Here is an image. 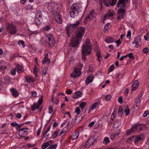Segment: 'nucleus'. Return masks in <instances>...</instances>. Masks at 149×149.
<instances>
[{
  "mask_svg": "<svg viewBox=\"0 0 149 149\" xmlns=\"http://www.w3.org/2000/svg\"><path fill=\"white\" fill-rule=\"evenodd\" d=\"M82 53V60L83 61H84V62H85V61L86 58L85 56L86 55H88L89 54H84L83 53Z\"/></svg>",
  "mask_w": 149,
  "mask_h": 149,
  "instance_id": "nucleus-45",
  "label": "nucleus"
},
{
  "mask_svg": "<svg viewBox=\"0 0 149 149\" xmlns=\"http://www.w3.org/2000/svg\"><path fill=\"white\" fill-rule=\"evenodd\" d=\"M16 117L18 118H20L22 117V116L20 113H17L15 114Z\"/></svg>",
  "mask_w": 149,
  "mask_h": 149,
  "instance_id": "nucleus-60",
  "label": "nucleus"
},
{
  "mask_svg": "<svg viewBox=\"0 0 149 149\" xmlns=\"http://www.w3.org/2000/svg\"><path fill=\"white\" fill-rule=\"evenodd\" d=\"M95 122L93 121L91 123L88 125V126L90 127H91L94 125Z\"/></svg>",
  "mask_w": 149,
  "mask_h": 149,
  "instance_id": "nucleus-64",
  "label": "nucleus"
},
{
  "mask_svg": "<svg viewBox=\"0 0 149 149\" xmlns=\"http://www.w3.org/2000/svg\"><path fill=\"white\" fill-rule=\"evenodd\" d=\"M66 29L68 32L71 30L72 31L74 29L73 26L72 24H68L66 26Z\"/></svg>",
  "mask_w": 149,
  "mask_h": 149,
  "instance_id": "nucleus-30",
  "label": "nucleus"
},
{
  "mask_svg": "<svg viewBox=\"0 0 149 149\" xmlns=\"http://www.w3.org/2000/svg\"><path fill=\"white\" fill-rule=\"evenodd\" d=\"M48 54L47 53L45 56V58L43 60L42 63L43 64H45V63H49L50 62V59L48 58Z\"/></svg>",
  "mask_w": 149,
  "mask_h": 149,
  "instance_id": "nucleus-19",
  "label": "nucleus"
},
{
  "mask_svg": "<svg viewBox=\"0 0 149 149\" xmlns=\"http://www.w3.org/2000/svg\"><path fill=\"white\" fill-rule=\"evenodd\" d=\"M96 141L94 137H91L87 141L85 144V146L87 148H89L92 146Z\"/></svg>",
  "mask_w": 149,
  "mask_h": 149,
  "instance_id": "nucleus-10",
  "label": "nucleus"
},
{
  "mask_svg": "<svg viewBox=\"0 0 149 149\" xmlns=\"http://www.w3.org/2000/svg\"><path fill=\"white\" fill-rule=\"evenodd\" d=\"M41 20V18H36L35 17V21L37 25L40 24Z\"/></svg>",
  "mask_w": 149,
  "mask_h": 149,
  "instance_id": "nucleus-32",
  "label": "nucleus"
},
{
  "mask_svg": "<svg viewBox=\"0 0 149 149\" xmlns=\"http://www.w3.org/2000/svg\"><path fill=\"white\" fill-rule=\"evenodd\" d=\"M16 71H17L18 73H21L23 70V68L20 65H17V67L15 68Z\"/></svg>",
  "mask_w": 149,
  "mask_h": 149,
  "instance_id": "nucleus-28",
  "label": "nucleus"
},
{
  "mask_svg": "<svg viewBox=\"0 0 149 149\" xmlns=\"http://www.w3.org/2000/svg\"><path fill=\"white\" fill-rule=\"evenodd\" d=\"M42 102V98L39 99L38 102L39 103L38 104H33L31 106V110L32 111L35 110L36 109H38L39 108V106L40 105Z\"/></svg>",
  "mask_w": 149,
  "mask_h": 149,
  "instance_id": "nucleus-13",
  "label": "nucleus"
},
{
  "mask_svg": "<svg viewBox=\"0 0 149 149\" xmlns=\"http://www.w3.org/2000/svg\"><path fill=\"white\" fill-rule=\"evenodd\" d=\"M92 15V14L91 13H90L86 17V19L85 20V22H87V21L88 20V19L90 20V19H91V17H92L91 15Z\"/></svg>",
  "mask_w": 149,
  "mask_h": 149,
  "instance_id": "nucleus-41",
  "label": "nucleus"
},
{
  "mask_svg": "<svg viewBox=\"0 0 149 149\" xmlns=\"http://www.w3.org/2000/svg\"><path fill=\"white\" fill-rule=\"evenodd\" d=\"M79 136V133L78 132H76L73 133L71 136L72 139L74 140L77 138Z\"/></svg>",
  "mask_w": 149,
  "mask_h": 149,
  "instance_id": "nucleus-24",
  "label": "nucleus"
},
{
  "mask_svg": "<svg viewBox=\"0 0 149 149\" xmlns=\"http://www.w3.org/2000/svg\"><path fill=\"white\" fill-rule=\"evenodd\" d=\"M116 0H103V3L107 7L114 6L116 4Z\"/></svg>",
  "mask_w": 149,
  "mask_h": 149,
  "instance_id": "nucleus-11",
  "label": "nucleus"
},
{
  "mask_svg": "<svg viewBox=\"0 0 149 149\" xmlns=\"http://www.w3.org/2000/svg\"><path fill=\"white\" fill-rule=\"evenodd\" d=\"M96 49V55L97 56L98 60V61L100 63V60L102 59V56L101 54L100 53L99 51H98L99 49L98 48H97Z\"/></svg>",
  "mask_w": 149,
  "mask_h": 149,
  "instance_id": "nucleus-23",
  "label": "nucleus"
},
{
  "mask_svg": "<svg viewBox=\"0 0 149 149\" xmlns=\"http://www.w3.org/2000/svg\"><path fill=\"white\" fill-rule=\"evenodd\" d=\"M149 114V111H146L143 114V116L145 117L147 115Z\"/></svg>",
  "mask_w": 149,
  "mask_h": 149,
  "instance_id": "nucleus-63",
  "label": "nucleus"
},
{
  "mask_svg": "<svg viewBox=\"0 0 149 149\" xmlns=\"http://www.w3.org/2000/svg\"><path fill=\"white\" fill-rule=\"evenodd\" d=\"M50 144L49 143H48V142H46L43 143L42 145V148L43 149H45Z\"/></svg>",
  "mask_w": 149,
  "mask_h": 149,
  "instance_id": "nucleus-35",
  "label": "nucleus"
},
{
  "mask_svg": "<svg viewBox=\"0 0 149 149\" xmlns=\"http://www.w3.org/2000/svg\"><path fill=\"white\" fill-rule=\"evenodd\" d=\"M86 105V103L85 102H82L79 105L80 108L82 109L84 108Z\"/></svg>",
  "mask_w": 149,
  "mask_h": 149,
  "instance_id": "nucleus-39",
  "label": "nucleus"
},
{
  "mask_svg": "<svg viewBox=\"0 0 149 149\" xmlns=\"http://www.w3.org/2000/svg\"><path fill=\"white\" fill-rule=\"evenodd\" d=\"M10 91L12 94L13 96L15 97H17L19 95V93L14 88H12L10 89Z\"/></svg>",
  "mask_w": 149,
  "mask_h": 149,
  "instance_id": "nucleus-16",
  "label": "nucleus"
},
{
  "mask_svg": "<svg viewBox=\"0 0 149 149\" xmlns=\"http://www.w3.org/2000/svg\"><path fill=\"white\" fill-rule=\"evenodd\" d=\"M139 82L137 81H135L133 84L132 89V91L135 90L139 86Z\"/></svg>",
  "mask_w": 149,
  "mask_h": 149,
  "instance_id": "nucleus-21",
  "label": "nucleus"
},
{
  "mask_svg": "<svg viewBox=\"0 0 149 149\" xmlns=\"http://www.w3.org/2000/svg\"><path fill=\"white\" fill-rule=\"evenodd\" d=\"M49 109V113H52L53 109L52 106H49L48 108Z\"/></svg>",
  "mask_w": 149,
  "mask_h": 149,
  "instance_id": "nucleus-54",
  "label": "nucleus"
},
{
  "mask_svg": "<svg viewBox=\"0 0 149 149\" xmlns=\"http://www.w3.org/2000/svg\"><path fill=\"white\" fill-rule=\"evenodd\" d=\"M143 51L145 54H146L148 52V49L147 47H145L143 49Z\"/></svg>",
  "mask_w": 149,
  "mask_h": 149,
  "instance_id": "nucleus-49",
  "label": "nucleus"
},
{
  "mask_svg": "<svg viewBox=\"0 0 149 149\" xmlns=\"http://www.w3.org/2000/svg\"><path fill=\"white\" fill-rule=\"evenodd\" d=\"M141 40L140 36H138L135 38L134 40L132 42V44H138L141 41Z\"/></svg>",
  "mask_w": 149,
  "mask_h": 149,
  "instance_id": "nucleus-20",
  "label": "nucleus"
},
{
  "mask_svg": "<svg viewBox=\"0 0 149 149\" xmlns=\"http://www.w3.org/2000/svg\"><path fill=\"white\" fill-rule=\"evenodd\" d=\"M141 96H138L136 98L134 104V106L138 107L140 104V102L141 101Z\"/></svg>",
  "mask_w": 149,
  "mask_h": 149,
  "instance_id": "nucleus-17",
  "label": "nucleus"
},
{
  "mask_svg": "<svg viewBox=\"0 0 149 149\" xmlns=\"http://www.w3.org/2000/svg\"><path fill=\"white\" fill-rule=\"evenodd\" d=\"M57 145L55 144L54 145H50L49 147L51 149H56V147H57Z\"/></svg>",
  "mask_w": 149,
  "mask_h": 149,
  "instance_id": "nucleus-56",
  "label": "nucleus"
},
{
  "mask_svg": "<svg viewBox=\"0 0 149 149\" xmlns=\"http://www.w3.org/2000/svg\"><path fill=\"white\" fill-rule=\"evenodd\" d=\"M7 64L4 61L0 62V70L2 71L3 73H4V71L7 69Z\"/></svg>",
  "mask_w": 149,
  "mask_h": 149,
  "instance_id": "nucleus-14",
  "label": "nucleus"
},
{
  "mask_svg": "<svg viewBox=\"0 0 149 149\" xmlns=\"http://www.w3.org/2000/svg\"><path fill=\"white\" fill-rule=\"evenodd\" d=\"M56 21L58 23L61 24L62 22V19L58 13L54 15Z\"/></svg>",
  "mask_w": 149,
  "mask_h": 149,
  "instance_id": "nucleus-18",
  "label": "nucleus"
},
{
  "mask_svg": "<svg viewBox=\"0 0 149 149\" xmlns=\"http://www.w3.org/2000/svg\"><path fill=\"white\" fill-rule=\"evenodd\" d=\"M128 0H119L117 4L118 7H121L118 10V21L120 20L121 18L124 19V16L125 15V9L123 8L125 6V4L127 2Z\"/></svg>",
  "mask_w": 149,
  "mask_h": 149,
  "instance_id": "nucleus-2",
  "label": "nucleus"
},
{
  "mask_svg": "<svg viewBox=\"0 0 149 149\" xmlns=\"http://www.w3.org/2000/svg\"><path fill=\"white\" fill-rule=\"evenodd\" d=\"M91 49L90 40L88 39H87L82 46V53H83L84 54H90L91 53Z\"/></svg>",
  "mask_w": 149,
  "mask_h": 149,
  "instance_id": "nucleus-4",
  "label": "nucleus"
},
{
  "mask_svg": "<svg viewBox=\"0 0 149 149\" xmlns=\"http://www.w3.org/2000/svg\"><path fill=\"white\" fill-rule=\"evenodd\" d=\"M18 124L16 122H12L10 123V125L12 127H16L17 126Z\"/></svg>",
  "mask_w": 149,
  "mask_h": 149,
  "instance_id": "nucleus-58",
  "label": "nucleus"
},
{
  "mask_svg": "<svg viewBox=\"0 0 149 149\" xmlns=\"http://www.w3.org/2000/svg\"><path fill=\"white\" fill-rule=\"evenodd\" d=\"M114 66L113 65H111L109 67L108 71L109 72H112L114 69Z\"/></svg>",
  "mask_w": 149,
  "mask_h": 149,
  "instance_id": "nucleus-44",
  "label": "nucleus"
},
{
  "mask_svg": "<svg viewBox=\"0 0 149 149\" xmlns=\"http://www.w3.org/2000/svg\"><path fill=\"white\" fill-rule=\"evenodd\" d=\"M118 115L119 116L121 117L123 113V110L122 108H119L118 110Z\"/></svg>",
  "mask_w": 149,
  "mask_h": 149,
  "instance_id": "nucleus-40",
  "label": "nucleus"
},
{
  "mask_svg": "<svg viewBox=\"0 0 149 149\" xmlns=\"http://www.w3.org/2000/svg\"><path fill=\"white\" fill-rule=\"evenodd\" d=\"M46 40L47 44L52 47L55 43L54 38L51 35H48L46 37Z\"/></svg>",
  "mask_w": 149,
  "mask_h": 149,
  "instance_id": "nucleus-9",
  "label": "nucleus"
},
{
  "mask_svg": "<svg viewBox=\"0 0 149 149\" xmlns=\"http://www.w3.org/2000/svg\"><path fill=\"white\" fill-rule=\"evenodd\" d=\"M105 41L107 43H110L113 42L114 41L113 38L110 37H107L105 40Z\"/></svg>",
  "mask_w": 149,
  "mask_h": 149,
  "instance_id": "nucleus-25",
  "label": "nucleus"
},
{
  "mask_svg": "<svg viewBox=\"0 0 149 149\" xmlns=\"http://www.w3.org/2000/svg\"><path fill=\"white\" fill-rule=\"evenodd\" d=\"M128 56L131 59H133L134 57L133 56V54L132 53H130L128 54Z\"/></svg>",
  "mask_w": 149,
  "mask_h": 149,
  "instance_id": "nucleus-59",
  "label": "nucleus"
},
{
  "mask_svg": "<svg viewBox=\"0 0 149 149\" xmlns=\"http://www.w3.org/2000/svg\"><path fill=\"white\" fill-rule=\"evenodd\" d=\"M124 108H125L124 112L125 113V115L126 116L128 115L130 113V110L128 108V106L127 105L125 106L124 107Z\"/></svg>",
  "mask_w": 149,
  "mask_h": 149,
  "instance_id": "nucleus-26",
  "label": "nucleus"
},
{
  "mask_svg": "<svg viewBox=\"0 0 149 149\" xmlns=\"http://www.w3.org/2000/svg\"><path fill=\"white\" fill-rule=\"evenodd\" d=\"M50 129V127H48V128L47 129V130L45 132V133H44L43 134V136H42L43 137H45V135L47 133V132L49 131Z\"/></svg>",
  "mask_w": 149,
  "mask_h": 149,
  "instance_id": "nucleus-55",
  "label": "nucleus"
},
{
  "mask_svg": "<svg viewBox=\"0 0 149 149\" xmlns=\"http://www.w3.org/2000/svg\"><path fill=\"white\" fill-rule=\"evenodd\" d=\"M94 78V74H91L86 79V84L88 85L89 83L92 82Z\"/></svg>",
  "mask_w": 149,
  "mask_h": 149,
  "instance_id": "nucleus-15",
  "label": "nucleus"
},
{
  "mask_svg": "<svg viewBox=\"0 0 149 149\" xmlns=\"http://www.w3.org/2000/svg\"><path fill=\"white\" fill-rule=\"evenodd\" d=\"M118 101L119 103H120V104H122L123 102L122 97H120L118 98Z\"/></svg>",
  "mask_w": 149,
  "mask_h": 149,
  "instance_id": "nucleus-53",
  "label": "nucleus"
},
{
  "mask_svg": "<svg viewBox=\"0 0 149 149\" xmlns=\"http://www.w3.org/2000/svg\"><path fill=\"white\" fill-rule=\"evenodd\" d=\"M144 138L143 134H140L138 135H134L128 138V141L130 143L134 141V143L136 144L140 141H142Z\"/></svg>",
  "mask_w": 149,
  "mask_h": 149,
  "instance_id": "nucleus-6",
  "label": "nucleus"
},
{
  "mask_svg": "<svg viewBox=\"0 0 149 149\" xmlns=\"http://www.w3.org/2000/svg\"><path fill=\"white\" fill-rule=\"evenodd\" d=\"M45 30L47 31H48L49 30L51 29V26H47L45 27L44 28Z\"/></svg>",
  "mask_w": 149,
  "mask_h": 149,
  "instance_id": "nucleus-61",
  "label": "nucleus"
},
{
  "mask_svg": "<svg viewBox=\"0 0 149 149\" xmlns=\"http://www.w3.org/2000/svg\"><path fill=\"white\" fill-rule=\"evenodd\" d=\"M24 124H18L16 126V130H17L19 131V134H21V136L20 135V136H24L25 135H27L28 134L27 131H26V130H28V128L27 127L21 128L22 126Z\"/></svg>",
  "mask_w": 149,
  "mask_h": 149,
  "instance_id": "nucleus-7",
  "label": "nucleus"
},
{
  "mask_svg": "<svg viewBox=\"0 0 149 149\" xmlns=\"http://www.w3.org/2000/svg\"><path fill=\"white\" fill-rule=\"evenodd\" d=\"M6 26L7 31L11 35L15 34L17 31L16 26L12 23H6Z\"/></svg>",
  "mask_w": 149,
  "mask_h": 149,
  "instance_id": "nucleus-5",
  "label": "nucleus"
},
{
  "mask_svg": "<svg viewBox=\"0 0 149 149\" xmlns=\"http://www.w3.org/2000/svg\"><path fill=\"white\" fill-rule=\"evenodd\" d=\"M109 142L110 140L108 137H106L104 138L103 141V143L104 144L106 145Z\"/></svg>",
  "mask_w": 149,
  "mask_h": 149,
  "instance_id": "nucleus-33",
  "label": "nucleus"
},
{
  "mask_svg": "<svg viewBox=\"0 0 149 149\" xmlns=\"http://www.w3.org/2000/svg\"><path fill=\"white\" fill-rule=\"evenodd\" d=\"M111 96L110 95H107L105 96V99L107 101H108L111 99Z\"/></svg>",
  "mask_w": 149,
  "mask_h": 149,
  "instance_id": "nucleus-52",
  "label": "nucleus"
},
{
  "mask_svg": "<svg viewBox=\"0 0 149 149\" xmlns=\"http://www.w3.org/2000/svg\"><path fill=\"white\" fill-rule=\"evenodd\" d=\"M80 24V23L79 21H77V22L74 24H72V26H73V28H74L78 26Z\"/></svg>",
  "mask_w": 149,
  "mask_h": 149,
  "instance_id": "nucleus-47",
  "label": "nucleus"
},
{
  "mask_svg": "<svg viewBox=\"0 0 149 149\" xmlns=\"http://www.w3.org/2000/svg\"><path fill=\"white\" fill-rule=\"evenodd\" d=\"M16 69H12L11 70V74L12 75H14L16 74Z\"/></svg>",
  "mask_w": 149,
  "mask_h": 149,
  "instance_id": "nucleus-42",
  "label": "nucleus"
},
{
  "mask_svg": "<svg viewBox=\"0 0 149 149\" xmlns=\"http://www.w3.org/2000/svg\"><path fill=\"white\" fill-rule=\"evenodd\" d=\"M42 15V13L40 11L38 10L36 11L35 17L36 18H41Z\"/></svg>",
  "mask_w": 149,
  "mask_h": 149,
  "instance_id": "nucleus-29",
  "label": "nucleus"
},
{
  "mask_svg": "<svg viewBox=\"0 0 149 149\" xmlns=\"http://www.w3.org/2000/svg\"><path fill=\"white\" fill-rule=\"evenodd\" d=\"M75 111L77 114H79L80 113V110L78 107L76 108Z\"/></svg>",
  "mask_w": 149,
  "mask_h": 149,
  "instance_id": "nucleus-62",
  "label": "nucleus"
},
{
  "mask_svg": "<svg viewBox=\"0 0 149 149\" xmlns=\"http://www.w3.org/2000/svg\"><path fill=\"white\" fill-rule=\"evenodd\" d=\"M18 44L20 47L22 48L24 47V42L22 40H19L18 42Z\"/></svg>",
  "mask_w": 149,
  "mask_h": 149,
  "instance_id": "nucleus-31",
  "label": "nucleus"
},
{
  "mask_svg": "<svg viewBox=\"0 0 149 149\" xmlns=\"http://www.w3.org/2000/svg\"><path fill=\"white\" fill-rule=\"evenodd\" d=\"M36 80V78H33L30 76L29 77V83L34 82Z\"/></svg>",
  "mask_w": 149,
  "mask_h": 149,
  "instance_id": "nucleus-34",
  "label": "nucleus"
},
{
  "mask_svg": "<svg viewBox=\"0 0 149 149\" xmlns=\"http://www.w3.org/2000/svg\"><path fill=\"white\" fill-rule=\"evenodd\" d=\"M47 68H45L42 71V74L44 75H45L47 74Z\"/></svg>",
  "mask_w": 149,
  "mask_h": 149,
  "instance_id": "nucleus-51",
  "label": "nucleus"
},
{
  "mask_svg": "<svg viewBox=\"0 0 149 149\" xmlns=\"http://www.w3.org/2000/svg\"><path fill=\"white\" fill-rule=\"evenodd\" d=\"M146 125L144 124H138L133 127L134 131L140 132L142 130H144L147 128Z\"/></svg>",
  "mask_w": 149,
  "mask_h": 149,
  "instance_id": "nucleus-8",
  "label": "nucleus"
},
{
  "mask_svg": "<svg viewBox=\"0 0 149 149\" xmlns=\"http://www.w3.org/2000/svg\"><path fill=\"white\" fill-rule=\"evenodd\" d=\"M113 13H109L106 15L103 18V20H105L107 19H109L110 17L113 16Z\"/></svg>",
  "mask_w": 149,
  "mask_h": 149,
  "instance_id": "nucleus-27",
  "label": "nucleus"
},
{
  "mask_svg": "<svg viewBox=\"0 0 149 149\" xmlns=\"http://www.w3.org/2000/svg\"><path fill=\"white\" fill-rule=\"evenodd\" d=\"M126 37L127 38H131V32L130 30H129L128 31Z\"/></svg>",
  "mask_w": 149,
  "mask_h": 149,
  "instance_id": "nucleus-46",
  "label": "nucleus"
},
{
  "mask_svg": "<svg viewBox=\"0 0 149 149\" xmlns=\"http://www.w3.org/2000/svg\"><path fill=\"white\" fill-rule=\"evenodd\" d=\"M114 42L117 44V46L118 47L119 45L121 43V41L120 40H118L115 41Z\"/></svg>",
  "mask_w": 149,
  "mask_h": 149,
  "instance_id": "nucleus-57",
  "label": "nucleus"
},
{
  "mask_svg": "<svg viewBox=\"0 0 149 149\" xmlns=\"http://www.w3.org/2000/svg\"><path fill=\"white\" fill-rule=\"evenodd\" d=\"M31 93L33 97H35L37 95V93L34 91H32L31 92Z\"/></svg>",
  "mask_w": 149,
  "mask_h": 149,
  "instance_id": "nucleus-50",
  "label": "nucleus"
},
{
  "mask_svg": "<svg viewBox=\"0 0 149 149\" xmlns=\"http://www.w3.org/2000/svg\"><path fill=\"white\" fill-rule=\"evenodd\" d=\"M98 105V103H95L94 104H93L92 106L91 109L92 110L94 109L95 107Z\"/></svg>",
  "mask_w": 149,
  "mask_h": 149,
  "instance_id": "nucleus-48",
  "label": "nucleus"
},
{
  "mask_svg": "<svg viewBox=\"0 0 149 149\" xmlns=\"http://www.w3.org/2000/svg\"><path fill=\"white\" fill-rule=\"evenodd\" d=\"M116 112L113 111V112L112 113L111 115V120H113V119H115V115Z\"/></svg>",
  "mask_w": 149,
  "mask_h": 149,
  "instance_id": "nucleus-43",
  "label": "nucleus"
},
{
  "mask_svg": "<svg viewBox=\"0 0 149 149\" xmlns=\"http://www.w3.org/2000/svg\"><path fill=\"white\" fill-rule=\"evenodd\" d=\"M82 93L80 91H78L73 96V98L74 99H77L81 97L82 95Z\"/></svg>",
  "mask_w": 149,
  "mask_h": 149,
  "instance_id": "nucleus-22",
  "label": "nucleus"
},
{
  "mask_svg": "<svg viewBox=\"0 0 149 149\" xmlns=\"http://www.w3.org/2000/svg\"><path fill=\"white\" fill-rule=\"evenodd\" d=\"M135 132L134 129H133V127H132L130 130H128L127 131V135H129L131 134L133 132Z\"/></svg>",
  "mask_w": 149,
  "mask_h": 149,
  "instance_id": "nucleus-37",
  "label": "nucleus"
},
{
  "mask_svg": "<svg viewBox=\"0 0 149 149\" xmlns=\"http://www.w3.org/2000/svg\"><path fill=\"white\" fill-rule=\"evenodd\" d=\"M59 131L57 130L56 131L54 132L52 134V136L53 138H55L56 137V136L58 135V133H59Z\"/></svg>",
  "mask_w": 149,
  "mask_h": 149,
  "instance_id": "nucleus-38",
  "label": "nucleus"
},
{
  "mask_svg": "<svg viewBox=\"0 0 149 149\" xmlns=\"http://www.w3.org/2000/svg\"><path fill=\"white\" fill-rule=\"evenodd\" d=\"M81 5L79 3H73L71 7L70 15L71 17L75 18L77 16L80 15L81 14V11L80 10Z\"/></svg>",
  "mask_w": 149,
  "mask_h": 149,
  "instance_id": "nucleus-3",
  "label": "nucleus"
},
{
  "mask_svg": "<svg viewBox=\"0 0 149 149\" xmlns=\"http://www.w3.org/2000/svg\"><path fill=\"white\" fill-rule=\"evenodd\" d=\"M81 74L79 70L76 69L74 70V72L71 74V77L73 79L79 77Z\"/></svg>",
  "mask_w": 149,
  "mask_h": 149,
  "instance_id": "nucleus-12",
  "label": "nucleus"
},
{
  "mask_svg": "<svg viewBox=\"0 0 149 149\" xmlns=\"http://www.w3.org/2000/svg\"><path fill=\"white\" fill-rule=\"evenodd\" d=\"M119 132L118 133H115V134H111L110 136V139H113L114 138H115L117 136H118L119 134Z\"/></svg>",
  "mask_w": 149,
  "mask_h": 149,
  "instance_id": "nucleus-36",
  "label": "nucleus"
},
{
  "mask_svg": "<svg viewBox=\"0 0 149 149\" xmlns=\"http://www.w3.org/2000/svg\"><path fill=\"white\" fill-rule=\"evenodd\" d=\"M85 29L83 27H80L78 29L76 33V37H73L70 42V46L72 47H77L80 44V42L83 36Z\"/></svg>",
  "mask_w": 149,
  "mask_h": 149,
  "instance_id": "nucleus-1",
  "label": "nucleus"
}]
</instances>
